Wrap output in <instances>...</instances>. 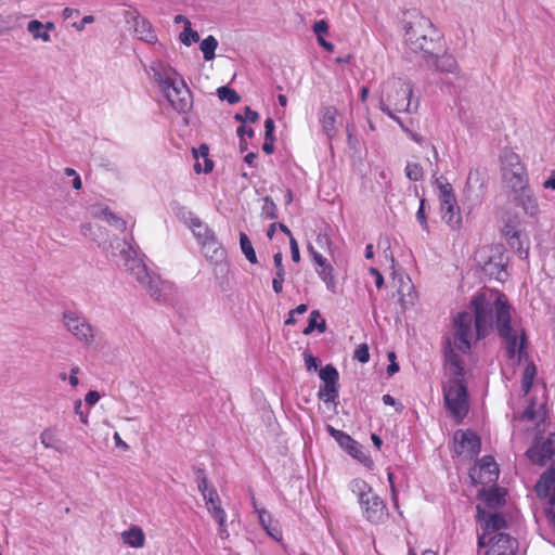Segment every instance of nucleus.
<instances>
[{"mask_svg":"<svg viewBox=\"0 0 555 555\" xmlns=\"http://www.w3.org/2000/svg\"><path fill=\"white\" fill-rule=\"evenodd\" d=\"M469 307L473 313L462 311L453 319L454 343L460 351L468 353L472 349L473 323L477 340L495 331L504 348L518 347L520 335L512 326V306L504 294L477 293Z\"/></svg>","mask_w":555,"mask_h":555,"instance_id":"f257e3e1","label":"nucleus"},{"mask_svg":"<svg viewBox=\"0 0 555 555\" xmlns=\"http://www.w3.org/2000/svg\"><path fill=\"white\" fill-rule=\"evenodd\" d=\"M154 80L159 85L162 91L173 109L178 113H186L193 105V98L190 89L175 68L165 66L162 63L152 65Z\"/></svg>","mask_w":555,"mask_h":555,"instance_id":"f03ea898","label":"nucleus"},{"mask_svg":"<svg viewBox=\"0 0 555 555\" xmlns=\"http://www.w3.org/2000/svg\"><path fill=\"white\" fill-rule=\"evenodd\" d=\"M128 271L134 275L135 280L144 286L150 296L159 302H166L173 294V284L162 280L158 275H152L146 266L135 257L134 250L129 247L128 250H121Z\"/></svg>","mask_w":555,"mask_h":555,"instance_id":"7ed1b4c3","label":"nucleus"},{"mask_svg":"<svg viewBox=\"0 0 555 555\" xmlns=\"http://www.w3.org/2000/svg\"><path fill=\"white\" fill-rule=\"evenodd\" d=\"M413 85L403 78L392 77L384 82L379 100V108L390 114V111L411 113L416 111L418 100H415L414 108L412 100Z\"/></svg>","mask_w":555,"mask_h":555,"instance_id":"20e7f679","label":"nucleus"},{"mask_svg":"<svg viewBox=\"0 0 555 555\" xmlns=\"http://www.w3.org/2000/svg\"><path fill=\"white\" fill-rule=\"evenodd\" d=\"M349 489L357 495L362 514L367 521L380 524L387 518L386 504L364 479L356 478L351 480Z\"/></svg>","mask_w":555,"mask_h":555,"instance_id":"39448f33","label":"nucleus"},{"mask_svg":"<svg viewBox=\"0 0 555 555\" xmlns=\"http://www.w3.org/2000/svg\"><path fill=\"white\" fill-rule=\"evenodd\" d=\"M404 38L409 48L412 49H421L423 46L420 44L418 39L426 36H437V28L431 23V21L421 14L417 10H408L404 12ZM427 46L431 47L434 43L433 38L429 39Z\"/></svg>","mask_w":555,"mask_h":555,"instance_id":"423d86ee","label":"nucleus"},{"mask_svg":"<svg viewBox=\"0 0 555 555\" xmlns=\"http://www.w3.org/2000/svg\"><path fill=\"white\" fill-rule=\"evenodd\" d=\"M444 404L456 423H461L469 411L468 391L464 377H451L443 385Z\"/></svg>","mask_w":555,"mask_h":555,"instance_id":"0eeeda50","label":"nucleus"},{"mask_svg":"<svg viewBox=\"0 0 555 555\" xmlns=\"http://www.w3.org/2000/svg\"><path fill=\"white\" fill-rule=\"evenodd\" d=\"M443 177L436 178L439 189L440 211L443 221L452 229L462 228V215L453 188L449 182H442Z\"/></svg>","mask_w":555,"mask_h":555,"instance_id":"6e6552de","label":"nucleus"},{"mask_svg":"<svg viewBox=\"0 0 555 555\" xmlns=\"http://www.w3.org/2000/svg\"><path fill=\"white\" fill-rule=\"evenodd\" d=\"M487 183L488 175L486 169L476 168L469 170L464 188V206L468 203V212L482 203L487 191Z\"/></svg>","mask_w":555,"mask_h":555,"instance_id":"1a4fd4ad","label":"nucleus"},{"mask_svg":"<svg viewBox=\"0 0 555 555\" xmlns=\"http://www.w3.org/2000/svg\"><path fill=\"white\" fill-rule=\"evenodd\" d=\"M526 455L539 466H544L547 462L555 463V433L550 434L546 438L538 435L526 451Z\"/></svg>","mask_w":555,"mask_h":555,"instance_id":"9d476101","label":"nucleus"},{"mask_svg":"<svg viewBox=\"0 0 555 555\" xmlns=\"http://www.w3.org/2000/svg\"><path fill=\"white\" fill-rule=\"evenodd\" d=\"M323 385L320 387L318 397L324 403L335 402L338 398L339 390V374L333 364H326L319 372Z\"/></svg>","mask_w":555,"mask_h":555,"instance_id":"9b49d317","label":"nucleus"},{"mask_svg":"<svg viewBox=\"0 0 555 555\" xmlns=\"http://www.w3.org/2000/svg\"><path fill=\"white\" fill-rule=\"evenodd\" d=\"M63 321L66 328L80 341L90 345L94 340L93 327L87 320L73 311H65Z\"/></svg>","mask_w":555,"mask_h":555,"instance_id":"f8f14e48","label":"nucleus"},{"mask_svg":"<svg viewBox=\"0 0 555 555\" xmlns=\"http://www.w3.org/2000/svg\"><path fill=\"white\" fill-rule=\"evenodd\" d=\"M490 548L486 555H516L518 542L506 533H498L490 539Z\"/></svg>","mask_w":555,"mask_h":555,"instance_id":"ddd939ff","label":"nucleus"},{"mask_svg":"<svg viewBox=\"0 0 555 555\" xmlns=\"http://www.w3.org/2000/svg\"><path fill=\"white\" fill-rule=\"evenodd\" d=\"M130 20L133 21V30L140 40L147 43H154L157 40L151 23L137 11L127 12V23H130Z\"/></svg>","mask_w":555,"mask_h":555,"instance_id":"4468645a","label":"nucleus"},{"mask_svg":"<svg viewBox=\"0 0 555 555\" xmlns=\"http://www.w3.org/2000/svg\"><path fill=\"white\" fill-rule=\"evenodd\" d=\"M477 521L481 525L483 531H499L507 527V521L500 513H491L477 505Z\"/></svg>","mask_w":555,"mask_h":555,"instance_id":"2eb2a0df","label":"nucleus"},{"mask_svg":"<svg viewBox=\"0 0 555 555\" xmlns=\"http://www.w3.org/2000/svg\"><path fill=\"white\" fill-rule=\"evenodd\" d=\"M503 179L514 193L524 191L529 186L528 173L525 166H518L514 169H503Z\"/></svg>","mask_w":555,"mask_h":555,"instance_id":"dca6fc26","label":"nucleus"},{"mask_svg":"<svg viewBox=\"0 0 555 555\" xmlns=\"http://www.w3.org/2000/svg\"><path fill=\"white\" fill-rule=\"evenodd\" d=\"M337 443L350 456L357 459L359 462H361L365 466H371L373 464V461L371 460V457L362 451V446L347 433H345L343 435V437H340V439H338Z\"/></svg>","mask_w":555,"mask_h":555,"instance_id":"f3484780","label":"nucleus"},{"mask_svg":"<svg viewBox=\"0 0 555 555\" xmlns=\"http://www.w3.org/2000/svg\"><path fill=\"white\" fill-rule=\"evenodd\" d=\"M462 449L466 450L470 457L477 456L481 449L480 438L472 430H457L454 435Z\"/></svg>","mask_w":555,"mask_h":555,"instance_id":"a211bd4d","label":"nucleus"},{"mask_svg":"<svg viewBox=\"0 0 555 555\" xmlns=\"http://www.w3.org/2000/svg\"><path fill=\"white\" fill-rule=\"evenodd\" d=\"M499 476V468L498 464L493 461L492 457L486 456L481 460L479 467H478V477L480 478L479 481L475 478V472L470 474L472 479L474 482H494L496 481Z\"/></svg>","mask_w":555,"mask_h":555,"instance_id":"6ab92c4d","label":"nucleus"},{"mask_svg":"<svg viewBox=\"0 0 555 555\" xmlns=\"http://www.w3.org/2000/svg\"><path fill=\"white\" fill-rule=\"evenodd\" d=\"M537 491L539 495L550 494V503L555 504V466H551L541 475L537 483Z\"/></svg>","mask_w":555,"mask_h":555,"instance_id":"aec40b11","label":"nucleus"},{"mask_svg":"<svg viewBox=\"0 0 555 555\" xmlns=\"http://www.w3.org/2000/svg\"><path fill=\"white\" fill-rule=\"evenodd\" d=\"M336 117L337 109L335 106H324L320 111V122L322 125V130L327 139L332 140L336 133Z\"/></svg>","mask_w":555,"mask_h":555,"instance_id":"412c9836","label":"nucleus"},{"mask_svg":"<svg viewBox=\"0 0 555 555\" xmlns=\"http://www.w3.org/2000/svg\"><path fill=\"white\" fill-rule=\"evenodd\" d=\"M446 365H449L452 377H464V366L461 357L452 347L450 340L447 341L443 349Z\"/></svg>","mask_w":555,"mask_h":555,"instance_id":"4be33fe9","label":"nucleus"},{"mask_svg":"<svg viewBox=\"0 0 555 555\" xmlns=\"http://www.w3.org/2000/svg\"><path fill=\"white\" fill-rule=\"evenodd\" d=\"M196 475V483L198 491L203 495L205 504L214 503V500L219 499V494L215 487H208V479L203 468L194 467Z\"/></svg>","mask_w":555,"mask_h":555,"instance_id":"5701e85b","label":"nucleus"},{"mask_svg":"<svg viewBox=\"0 0 555 555\" xmlns=\"http://www.w3.org/2000/svg\"><path fill=\"white\" fill-rule=\"evenodd\" d=\"M436 53L434 59H427L426 62H431L435 66V69L441 73H451V74H460L459 64L454 56L448 53H443L441 55Z\"/></svg>","mask_w":555,"mask_h":555,"instance_id":"b1692460","label":"nucleus"},{"mask_svg":"<svg viewBox=\"0 0 555 555\" xmlns=\"http://www.w3.org/2000/svg\"><path fill=\"white\" fill-rule=\"evenodd\" d=\"M506 491L501 488H491L478 491V496L481 498L486 505L490 508H499L505 504Z\"/></svg>","mask_w":555,"mask_h":555,"instance_id":"393cba45","label":"nucleus"},{"mask_svg":"<svg viewBox=\"0 0 555 555\" xmlns=\"http://www.w3.org/2000/svg\"><path fill=\"white\" fill-rule=\"evenodd\" d=\"M201 245L205 257L210 261L218 263L224 259L225 249L219 243L216 235H210V240L204 241Z\"/></svg>","mask_w":555,"mask_h":555,"instance_id":"a878e982","label":"nucleus"},{"mask_svg":"<svg viewBox=\"0 0 555 555\" xmlns=\"http://www.w3.org/2000/svg\"><path fill=\"white\" fill-rule=\"evenodd\" d=\"M429 39H431V36H426V37L420 38L418 42L421 46H424V47H422L421 49H412L411 51H413L415 53H420V52L423 53V56L425 60L434 59L436 56V53L442 49V44H441L442 35L437 29V36H436V38L433 37L434 43L431 44V47L427 46V43H426V41L428 42Z\"/></svg>","mask_w":555,"mask_h":555,"instance_id":"bb28decb","label":"nucleus"},{"mask_svg":"<svg viewBox=\"0 0 555 555\" xmlns=\"http://www.w3.org/2000/svg\"><path fill=\"white\" fill-rule=\"evenodd\" d=\"M515 198L518 201V204L522 207L524 211L530 217H534L539 212V205L537 199L534 198L532 192L529 186L524 191H519L515 193Z\"/></svg>","mask_w":555,"mask_h":555,"instance_id":"cd10ccee","label":"nucleus"},{"mask_svg":"<svg viewBox=\"0 0 555 555\" xmlns=\"http://www.w3.org/2000/svg\"><path fill=\"white\" fill-rule=\"evenodd\" d=\"M258 518L267 533L275 541L282 540V531L279 524L274 521L271 514L266 509L258 511Z\"/></svg>","mask_w":555,"mask_h":555,"instance_id":"c85d7f7f","label":"nucleus"},{"mask_svg":"<svg viewBox=\"0 0 555 555\" xmlns=\"http://www.w3.org/2000/svg\"><path fill=\"white\" fill-rule=\"evenodd\" d=\"M274 267L276 269L275 276L272 280V288L274 293L280 294L283 291V282L285 279V269L283 266V255L282 253H276L273 256Z\"/></svg>","mask_w":555,"mask_h":555,"instance_id":"c756f323","label":"nucleus"},{"mask_svg":"<svg viewBox=\"0 0 555 555\" xmlns=\"http://www.w3.org/2000/svg\"><path fill=\"white\" fill-rule=\"evenodd\" d=\"M314 330H318L320 333L326 331V321L321 317L319 310L310 312L308 325L304 328L302 334L310 335Z\"/></svg>","mask_w":555,"mask_h":555,"instance_id":"7c9ffc66","label":"nucleus"},{"mask_svg":"<svg viewBox=\"0 0 555 555\" xmlns=\"http://www.w3.org/2000/svg\"><path fill=\"white\" fill-rule=\"evenodd\" d=\"M190 228L199 244L210 240V235H216L201 219H192V225Z\"/></svg>","mask_w":555,"mask_h":555,"instance_id":"2f4dec72","label":"nucleus"},{"mask_svg":"<svg viewBox=\"0 0 555 555\" xmlns=\"http://www.w3.org/2000/svg\"><path fill=\"white\" fill-rule=\"evenodd\" d=\"M124 543L132 547H142L144 545V533L139 527H132L122 533Z\"/></svg>","mask_w":555,"mask_h":555,"instance_id":"473e14b6","label":"nucleus"},{"mask_svg":"<svg viewBox=\"0 0 555 555\" xmlns=\"http://www.w3.org/2000/svg\"><path fill=\"white\" fill-rule=\"evenodd\" d=\"M482 270L486 274L498 281H503L504 276L507 275L505 266L501 261L494 262L492 259L485 263Z\"/></svg>","mask_w":555,"mask_h":555,"instance_id":"72a5a7b5","label":"nucleus"},{"mask_svg":"<svg viewBox=\"0 0 555 555\" xmlns=\"http://www.w3.org/2000/svg\"><path fill=\"white\" fill-rule=\"evenodd\" d=\"M320 270H318V274L325 282L326 287L332 293L336 292V281L334 276V268L327 261L323 266H319Z\"/></svg>","mask_w":555,"mask_h":555,"instance_id":"f704fd0d","label":"nucleus"},{"mask_svg":"<svg viewBox=\"0 0 555 555\" xmlns=\"http://www.w3.org/2000/svg\"><path fill=\"white\" fill-rule=\"evenodd\" d=\"M27 31L33 36L34 39L42 40L43 42H50L51 37L47 30L43 29V24L38 20H31L27 24Z\"/></svg>","mask_w":555,"mask_h":555,"instance_id":"c9c22d12","label":"nucleus"},{"mask_svg":"<svg viewBox=\"0 0 555 555\" xmlns=\"http://www.w3.org/2000/svg\"><path fill=\"white\" fill-rule=\"evenodd\" d=\"M535 374L537 367L534 363L531 361L526 365L521 376V389L525 395H528L530 392Z\"/></svg>","mask_w":555,"mask_h":555,"instance_id":"e433bc0d","label":"nucleus"},{"mask_svg":"<svg viewBox=\"0 0 555 555\" xmlns=\"http://www.w3.org/2000/svg\"><path fill=\"white\" fill-rule=\"evenodd\" d=\"M240 245L242 253L245 255L246 259L250 263H257L258 260L256 251L251 245L249 237L244 232L240 233Z\"/></svg>","mask_w":555,"mask_h":555,"instance_id":"4c0bfd02","label":"nucleus"},{"mask_svg":"<svg viewBox=\"0 0 555 555\" xmlns=\"http://www.w3.org/2000/svg\"><path fill=\"white\" fill-rule=\"evenodd\" d=\"M218 47L217 39L209 35L201 42V51L203 52L204 59L206 61H211L215 57V51Z\"/></svg>","mask_w":555,"mask_h":555,"instance_id":"58836bf2","label":"nucleus"},{"mask_svg":"<svg viewBox=\"0 0 555 555\" xmlns=\"http://www.w3.org/2000/svg\"><path fill=\"white\" fill-rule=\"evenodd\" d=\"M209 514L217 520L219 526H223L227 515L221 506L220 498L214 500V503L206 504Z\"/></svg>","mask_w":555,"mask_h":555,"instance_id":"ea45409f","label":"nucleus"},{"mask_svg":"<svg viewBox=\"0 0 555 555\" xmlns=\"http://www.w3.org/2000/svg\"><path fill=\"white\" fill-rule=\"evenodd\" d=\"M218 98L221 101H227L229 104H236L241 101V95L228 86H221L217 89Z\"/></svg>","mask_w":555,"mask_h":555,"instance_id":"a19ab883","label":"nucleus"},{"mask_svg":"<svg viewBox=\"0 0 555 555\" xmlns=\"http://www.w3.org/2000/svg\"><path fill=\"white\" fill-rule=\"evenodd\" d=\"M100 217L105 219L111 225H114L120 230H126V221L120 217L116 216L108 207H104L100 211Z\"/></svg>","mask_w":555,"mask_h":555,"instance_id":"79ce46f5","label":"nucleus"},{"mask_svg":"<svg viewBox=\"0 0 555 555\" xmlns=\"http://www.w3.org/2000/svg\"><path fill=\"white\" fill-rule=\"evenodd\" d=\"M180 40L186 47H190L192 43H195L199 40L198 33L191 28V22L189 20H185V27L180 34Z\"/></svg>","mask_w":555,"mask_h":555,"instance_id":"37998d69","label":"nucleus"},{"mask_svg":"<svg viewBox=\"0 0 555 555\" xmlns=\"http://www.w3.org/2000/svg\"><path fill=\"white\" fill-rule=\"evenodd\" d=\"M40 441L44 446V448H51L54 449L55 451L61 452V448L56 444L57 439L54 429H44L40 435Z\"/></svg>","mask_w":555,"mask_h":555,"instance_id":"c03bdc74","label":"nucleus"},{"mask_svg":"<svg viewBox=\"0 0 555 555\" xmlns=\"http://www.w3.org/2000/svg\"><path fill=\"white\" fill-rule=\"evenodd\" d=\"M405 176L411 181H420L423 179V167L418 163H408L405 167Z\"/></svg>","mask_w":555,"mask_h":555,"instance_id":"a18cd8bd","label":"nucleus"},{"mask_svg":"<svg viewBox=\"0 0 555 555\" xmlns=\"http://www.w3.org/2000/svg\"><path fill=\"white\" fill-rule=\"evenodd\" d=\"M175 214L176 216L180 219V220H183L185 223L189 224V227L192 225V219H199L198 217H196L191 210H189L186 207L184 206H181V205H177L175 208Z\"/></svg>","mask_w":555,"mask_h":555,"instance_id":"49530a36","label":"nucleus"},{"mask_svg":"<svg viewBox=\"0 0 555 555\" xmlns=\"http://www.w3.org/2000/svg\"><path fill=\"white\" fill-rule=\"evenodd\" d=\"M263 202H264V204L262 206V214L268 219H275V218H278V215H276L278 208H276V205L273 202V199L270 196H266Z\"/></svg>","mask_w":555,"mask_h":555,"instance_id":"de8ad7c7","label":"nucleus"},{"mask_svg":"<svg viewBox=\"0 0 555 555\" xmlns=\"http://www.w3.org/2000/svg\"><path fill=\"white\" fill-rule=\"evenodd\" d=\"M504 169H514L518 166H524L521 164L520 157L514 152H506L503 157Z\"/></svg>","mask_w":555,"mask_h":555,"instance_id":"09e8293b","label":"nucleus"},{"mask_svg":"<svg viewBox=\"0 0 555 555\" xmlns=\"http://www.w3.org/2000/svg\"><path fill=\"white\" fill-rule=\"evenodd\" d=\"M527 344H528V340H527L526 333L524 330H521L520 337H519L518 350H517V354H516L518 363L522 362L528 357Z\"/></svg>","mask_w":555,"mask_h":555,"instance_id":"8fccbe9b","label":"nucleus"},{"mask_svg":"<svg viewBox=\"0 0 555 555\" xmlns=\"http://www.w3.org/2000/svg\"><path fill=\"white\" fill-rule=\"evenodd\" d=\"M504 234L508 241V244L512 247H515L516 245H518V249H520L521 242L519 240V232L517 230H515L514 228H512L509 225H506L505 230H504Z\"/></svg>","mask_w":555,"mask_h":555,"instance_id":"3c124183","label":"nucleus"},{"mask_svg":"<svg viewBox=\"0 0 555 555\" xmlns=\"http://www.w3.org/2000/svg\"><path fill=\"white\" fill-rule=\"evenodd\" d=\"M353 358L361 363H366L370 360V351L369 346L366 344H361L357 347L353 353Z\"/></svg>","mask_w":555,"mask_h":555,"instance_id":"603ef678","label":"nucleus"},{"mask_svg":"<svg viewBox=\"0 0 555 555\" xmlns=\"http://www.w3.org/2000/svg\"><path fill=\"white\" fill-rule=\"evenodd\" d=\"M425 205H426V199L425 198H421L420 207H418V210L416 212V220L420 222V224L422 225V228L424 230L428 231V223H427V219H426Z\"/></svg>","mask_w":555,"mask_h":555,"instance_id":"864d4df0","label":"nucleus"},{"mask_svg":"<svg viewBox=\"0 0 555 555\" xmlns=\"http://www.w3.org/2000/svg\"><path fill=\"white\" fill-rule=\"evenodd\" d=\"M304 359H305V364H306V367L308 371H317L318 370L319 361L314 356H312L311 352L306 350L304 352Z\"/></svg>","mask_w":555,"mask_h":555,"instance_id":"5fc2aeb1","label":"nucleus"},{"mask_svg":"<svg viewBox=\"0 0 555 555\" xmlns=\"http://www.w3.org/2000/svg\"><path fill=\"white\" fill-rule=\"evenodd\" d=\"M214 169V162L208 157L204 158V168H202V165L199 162H196L194 164V170L196 173H201V172H204V173H209L211 172Z\"/></svg>","mask_w":555,"mask_h":555,"instance_id":"6e6d98bb","label":"nucleus"},{"mask_svg":"<svg viewBox=\"0 0 555 555\" xmlns=\"http://www.w3.org/2000/svg\"><path fill=\"white\" fill-rule=\"evenodd\" d=\"M275 122L271 117L264 120V140L276 139L274 135Z\"/></svg>","mask_w":555,"mask_h":555,"instance_id":"4d7b16f0","label":"nucleus"},{"mask_svg":"<svg viewBox=\"0 0 555 555\" xmlns=\"http://www.w3.org/2000/svg\"><path fill=\"white\" fill-rule=\"evenodd\" d=\"M313 31L317 35V38L323 37L324 34L328 31V24L324 20H320L314 23Z\"/></svg>","mask_w":555,"mask_h":555,"instance_id":"13d9d810","label":"nucleus"},{"mask_svg":"<svg viewBox=\"0 0 555 555\" xmlns=\"http://www.w3.org/2000/svg\"><path fill=\"white\" fill-rule=\"evenodd\" d=\"M289 247H291L292 260L294 262H299L300 261V251H299L298 243L294 236H291Z\"/></svg>","mask_w":555,"mask_h":555,"instance_id":"bf43d9fd","label":"nucleus"},{"mask_svg":"<svg viewBox=\"0 0 555 555\" xmlns=\"http://www.w3.org/2000/svg\"><path fill=\"white\" fill-rule=\"evenodd\" d=\"M193 156L198 162V158L203 159L209 156V147L207 144L203 143L198 146V149H193Z\"/></svg>","mask_w":555,"mask_h":555,"instance_id":"052dcab7","label":"nucleus"},{"mask_svg":"<svg viewBox=\"0 0 555 555\" xmlns=\"http://www.w3.org/2000/svg\"><path fill=\"white\" fill-rule=\"evenodd\" d=\"M308 250L318 266L325 264L327 259L318 253L312 245L308 246Z\"/></svg>","mask_w":555,"mask_h":555,"instance_id":"680f3d73","label":"nucleus"},{"mask_svg":"<svg viewBox=\"0 0 555 555\" xmlns=\"http://www.w3.org/2000/svg\"><path fill=\"white\" fill-rule=\"evenodd\" d=\"M81 408H82L81 400L80 399L76 400L75 404H74L75 413L79 415L81 423L87 424L88 423V412L85 413L81 410Z\"/></svg>","mask_w":555,"mask_h":555,"instance_id":"e2e57ef3","label":"nucleus"},{"mask_svg":"<svg viewBox=\"0 0 555 555\" xmlns=\"http://www.w3.org/2000/svg\"><path fill=\"white\" fill-rule=\"evenodd\" d=\"M369 272L375 279V281H374L375 286L377 288H380L384 285V276H383V274L376 268H374V267H371L369 269Z\"/></svg>","mask_w":555,"mask_h":555,"instance_id":"0e129e2a","label":"nucleus"},{"mask_svg":"<svg viewBox=\"0 0 555 555\" xmlns=\"http://www.w3.org/2000/svg\"><path fill=\"white\" fill-rule=\"evenodd\" d=\"M236 134L238 137V139H242L244 138L245 135H247L248 138H253L255 132H254V129L250 128V127H247L245 125H241L240 127H237L236 129Z\"/></svg>","mask_w":555,"mask_h":555,"instance_id":"69168bd1","label":"nucleus"},{"mask_svg":"<svg viewBox=\"0 0 555 555\" xmlns=\"http://www.w3.org/2000/svg\"><path fill=\"white\" fill-rule=\"evenodd\" d=\"M383 402L386 405L396 406V410L398 412H401L402 409H403V405L400 402H397L396 399L392 396H390V395H384L383 396Z\"/></svg>","mask_w":555,"mask_h":555,"instance_id":"338daca9","label":"nucleus"},{"mask_svg":"<svg viewBox=\"0 0 555 555\" xmlns=\"http://www.w3.org/2000/svg\"><path fill=\"white\" fill-rule=\"evenodd\" d=\"M100 400V393L96 390H90L85 397V401L89 405L95 404Z\"/></svg>","mask_w":555,"mask_h":555,"instance_id":"774afa93","label":"nucleus"}]
</instances>
